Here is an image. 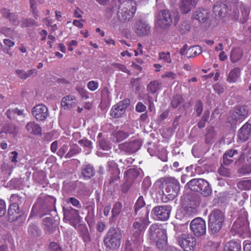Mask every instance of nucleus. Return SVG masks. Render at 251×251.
Wrapping results in <instances>:
<instances>
[{
  "mask_svg": "<svg viewBox=\"0 0 251 251\" xmlns=\"http://www.w3.org/2000/svg\"><path fill=\"white\" fill-rule=\"evenodd\" d=\"M141 217L139 221H135L132 226V236L131 238L132 243L135 246L140 245L143 241V233L145 227L149 224V210L146 209L142 211Z\"/></svg>",
  "mask_w": 251,
  "mask_h": 251,
  "instance_id": "f257e3e1",
  "label": "nucleus"
},
{
  "mask_svg": "<svg viewBox=\"0 0 251 251\" xmlns=\"http://www.w3.org/2000/svg\"><path fill=\"white\" fill-rule=\"evenodd\" d=\"M119 6L117 17L122 22L131 20L136 11V2L132 0H118Z\"/></svg>",
  "mask_w": 251,
  "mask_h": 251,
  "instance_id": "f03ea898",
  "label": "nucleus"
},
{
  "mask_svg": "<svg viewBox=\"0 0 251 251\" xmlns=\"http://www.w3.org/2000/svg\"><path fill=\"white\" fill-rule=\"evenodd\" d=\"M149 237L159 249H164L167 243L166 231L158 224L151 225L149 229Z\"/></svg>",
  "mask_w": 251,
  "mask_h": 251,
  "instance_id": "7ed1b4c3",
  "label": "nucleus"
},
{
  "mask_svg": "<svg viewBox=\"0 0 251 251\" xmlns=\"http://www.w3.org/2000/svg\"><path fill=\"white\" fill-rule=\"evenodd\" d=\"M225 219L224 214L221 210L215 209L211 212L208 219V230L211 233H217L221 229Z\"/></svg>",
  "mask_w": 251,
  "mask_h": 251,
  "instance_id": "20e7f679",
  "label": "nucleus"
},
{
  "mask_svg": "<svg viewBox=\"0 0 251 251\" xmlns=\"http://www.w3.org/2000/svg\"><path fill=\"white\" fill-rule=\"evenodd\" d=\"M122 238V234L119 229L115 227L110 228L104 236V245L110 249H116L120 246Z\"/></svg>",
  "mask_w": 251,
  "mask_h": 251,
  "instance_id": "39448f33",
  "label": "nucleus"
},
{
  "mask_svg": "<svg viewBox=\"0 0 251 251\" xmlns=\"http://www.w3.org/2000/svg\"><path fill=\"white\" fill-rule=\"evenodd\" d=\"M164 180L165 183L164 196H165L168 200H172L177 195L180 190L179 183L173 177L165 178Z\"/></svg>",
  "mask_w": 251,
  "mask_h": 251,
  "instance_id": "423d86ee",
  "label": "nucleus"
},
{
  "mask_svg": "<svg viewBox=\"0 0 251 251\" xmlns=\"http://www.w3.org/2000/svg\"><path fill=\"white\" fill-rule=\"evenodd\" d=\"M248 213L243 208L241 209L239 218L236 220L232 226V228L237 232H245L249 227V222L247 220Z\"/></svg>",
  "mask_w": 251,
  "mask_h": 251,
  "instance_id": "0eeeda50",
  "label": "nucleus"
},
{
  "mask_svg": "<svg viewBox=\"0 0 251 251\" xmlns=\"http://www.w3.org/2000/svg\"><path fill=\"white\" fill-rule=\"evenodd\" d=\"M171 210L170 205H158L153 208L151 214L156 220L166 221L169 219Z\"/></svg>",
  "mask_w": 251,
  "mask_h": 251,
  "instance_id": "6e6552de",
  "label": "nucleus"
},
{
  "mask_svg": "<svg viewBox=\"0 0 251 251\" xmlns=\"http://www.w3.org/2000/svg\"><path fill=\"white\" fill-rule=\"evenodd\" d=\"M178 242L185 251H193L196 244V238L192 235L182 234L178 236Z\"/></svg>",
  "mask_w": 251,
  "mask_h": 251,
  "instance_id": "1a4fd4ad",
  "label": "nucleus"
},
{
  "mask_svg": "<svg viewBox=\"0 0 251 251\" xmlns=\"http://www.w3.org/2000/svg\"><path fill=\"white\" fill-rule=\"evenodd\" d=\"M190 229L197 236H201L206 233V224L201 218H196L190 223Z\"/></svg>",
  "mask_w": 251,
  "mask_h": 251,
  "instance_id": "9d476101",
  "label": "nucleus"
},
{
  "mask_svg": "<svg viewBox=\"0 0 251 251\" xmlns=\"http://www.w3.org/2000/svg\"><path fill=\"white\" fill-rule=\"evenodd\" d=\"M142 145L141 142L137 140L125 142L118 145L121 151L127 154H132L139 150Z\"/></svg>",
  "mask_w": 251,
  "mask_h": 251,
  "instance_id": "9b49d317",
  "label": "nucleus"
},
{
  "mask_svg": "<svg viewBox=\"0 0 251 251\" xmlns=\"http://www.w3.org/2000/svg\"><path fill=\"white\" fill-rule=\"evenodd\" d=\"M129 103V100L126 99L113 105L110 110V116L116 119L122 117Z\"/></svg>",
  "mask_w": 251,
  "mask_h": 251,
  "instance_id": "f8f14e48",
  "label": "nucleus"
},
{
  "mask_svg": "<svg viewBox=\"0 0 251 251\" xmlns=\"http://www.w3.org/2000/svg\"><path fill=\"white\" fill-rule=\"evenodd\" d=\"M173 16L172 13L168 10L160 11L157 17V24L163 28L170 26L173 23Z\"/></svg>",
  "mask_w": 251,
  "mask_h": 251,
  "instance_id": "ddd939ff",
  "label": "nucleus"
},
{
  "mask_svg": "<svg viewBox=\"0 0 251 251\" xmlns=\"http://www.w3.org/2000/svg\"><path fill=\"white\" fill-rule=\"evenodd\" d=\"M249 111L246 106H237L231 116L228 119V122L233 124L234 122L243 119L248 115Z\"/></svg>",
  "mask_w": 251,
  "mask_h": 251,
  "instance_id": "4468645a",
  "label": "nucleus"
},
{
  "mask_svg": "<svg viewBox=\"0 0 251 251\" xmlns=\"http://www.w3.org/2000/svg\"><path fill=\"white\" fill-rule=\"evenodd\" d=\"M64 219L70 222V223L74 226L80 221L79 212L72 208L69 209H63Z\"/></svg>",
  "mask_w": 251,
  "mask_h": 251,
  "instance_id": "2eb2a0df",
  "label": "nucleus"
},
{
  "mask_svg": "<svg viewBox=\"0 0 251 251\" xmlns=\"http://www.w3.org/2000/svg\"><path fill=\"white\" fill-rule=\"evenodd\" d=\"M48 108L45 105L38 104L33 108L32 113L37 120L43 121L48 117Z\"/></svg>",
  "mask_w": 251,
  "mask_h": 251,
  "instance_id": "dca6fc26",
  "label": "nucleus"
},
{
  "mask_svg": "<svg viewBox=\"0 0 251 251\" xmlns=\"http://www.w3.org/2000/svg\"><path fill=\"white\" fill-rule=\"evenodd\" d=\"M134 31L139 36L146 35L150 32V26L145 21L140 20L135 23Z\"/></svg>",
  "mask_w": 251,
  "mask_h": 251,
  "instance_id": "f3484780",
  "label": "nucleus"
},
{
  "mask_svg": "<svg viewBox=\"0 0 251 251\" xmlns=\"http://www.w3.org/2000/svg\"><path fill=\"white\" fill-rule=\"evenodd\" d=\"M77 100L73 95H68L62 98L61 100V106L65 109H70L76 106Z\"/></svg>",
  "mask_w": 251,
  "mask_h": 251,
  "instance_id": "a211bd4d",
  "label": "nucleus"
},
{
  "mask_svg": "<svg viewBox=\"0 0 251 251\" xmlns=\"http://www.w3.org/2000/svg\"><path fill=\"white\" fill-rule=\"evenodd\" d=\"M198 0H181L180 10L182 14L189 13L195 6Z\"/></svg>",
  "mask_w": 251,
  "mask_h": 251,
  "instance_id": "6ab92c4d",
  "label": "nucleus"
},
{
  "mask_svg": "<svg viewBox=\"0 0 251 251\" xmlns=\"http://www.w3.org/2000/svg\"><path fill=\"white\" fill-rule=\"evenodd\" d=\"M209 17V12L208 9L200 8L195 11L193 18L198 20L200 22L205 23Z\"/></svg>",
  "mask_w": 251,
  "mask_h": 251,
  "instance_id": "aec40b11",
  "label": "nucleus"
},
{
  "mask_svg": "<svg viewBox=\"0 0 251 251\" xmlns=\"http://www.w3.org/2000/svg\"><path fill=\"white\" fill-rule=\"evenodd\" d=\"M20 212L19 203L13 202L9 205L8 209V220L10 222L14 221L17 218Z\"/></svg>",
  "mask_w": 251,
  "mask_h": 251,
  "instance_id": "412c9836",
  "label": "nucleus"
},
{
  "mask_svg": "<svg viewBox=\"0 0 251 251\" xmlns=\"http://www.w3.org/2000/svg\"><path fill=\"white\" fill-rule=\"evenodd\" d=\"M251 132V125L248 123L244 125L240 129L238 133L239 138L245 141L249 138Z\"/></svg>",
  "mask_w": 251,
  "mask_h": 251,
  "instance_id": "4be33fe9",
  "label": "nucleus"
},
{
  "mask_svg": "<svg viewBox=\"0 0 251 251\" xmlns=\"http://www.w3.org/2000/svg\"><path fill=\"white\" fill-rule=\"evenodd\" d=\"M108 171L110 172L112 175L111 176L109 182L113 183L120 178V170L118 168L116 164L114 162L112 161L108 162Z\"/></svg>",
  "mask_w": 251,
  "mask_h": 251,
  "instance_id": "5701e85b",
  "label": "nucleus"
},
{
  "mask_svg": "<svg viewBox=\"0 0 251 251\" xmlns=\"http://www.w3.org/2000/svg\"><path fill=\"white\" fill-rule=\"evenodd\" d=\"M25 129L29 134L33 135L41 134L42 129L41 127L34 122L28 123L25 126Z\"/></svg>",
  "mask_w": 251,
  "mask_h": 251,
  "instance_id": "b1692460",
  "label": "nucleus"
},
{
  "mask_svg": "<svg viewBox=\"0 0 251 251\" xmlns=\"http://www.w3.org/2000/svg\"><path fill=\"white\" fill-rule=\"evenodd\" d=\"M213 11L216 15L225 17L227 12V6L223 3L217 2L213 6Z\"/></svg>",
  "mask_w": 251,
  "mask_h": 251,
  "instance_id": "393cba45",
  "label": "nucleus"
},
{
  "mask_svg": "<svg viewBox=\"0 0 251 251\" xmlns=\"http://www.w3.org/2000/svg\"><path fill=\"white\" fill-rule=\"evenodd\" d=\"M202 178H194L189 181L185 185V187H188L192 191L198 192L201 185H203Z\"/></svg>",
  "mask_w": 251,
  "mask_h": 251,
  "instance_id": "a878e982",
  "label": "nucleus"
},
{
  "mask_svg": "<svg viewBox=\"0 0 251 251\" xmlns=\"http://www.w3.org/2000/svg\"><path fill=\"white\" fill-rule=\"evenodd\" d=\"M241 14H239L238 20L241 23H246L249 18L250 13V8L248 6L242 4L240 6Z\"/></svg>",
  "mask_w": 251,
  "mask_h": 251,
  "instance_id": "bb28decb",
  "label": "nucleus"
},
{
  "mask_svg": "<svg viewBox=\"0 0 251 251\" xmlns=\"http://www.w3.org/2000/svg\"><path fill=\"white\" fill-rule=\"evenodd\" d=\"M237 154L238 151L236 150H229L226 151L223 155V164L225 166L230 164L233 161L231 158Z\"/></svg>",
  "mask_w": 251,
  "mask_h": 251,
  "instance_id": "cd10ccee",
  "label": "nucleus"
},
{
  "mask_svg": "<svg viewBox=\"0 0 251 251\" xmlns=\"http://www.w3.org/2000/svg\"><path fill=\"white\" fill-rule=\"evenodd\" d=\"M128 136V133L126 132L118 130L113 133L111 136V140L115 143L121 142Z\"/></svg>",
  "mask_w": 251,
  "mask_h": 251,
  "instance_id": "c85d7f7f",
  "label": "nucleus"
},
{
  "mask_svg": "<svg viewBox=\"0 0 251 251\" xmlns=\"http://www.w3.org/2000/svg\"><path fill=\"white\" fill-rule=\"evenodd\" d=\"M241 74V70L239 68H235L229 73L226 80L229 83L235 82L239 78Z\"/></svg>",
  "mask_w": 251,
  "mask_h": 251,
  "instance_id": "c756f323",
  "label": "nucleus"
},
{
  "mask_svg": "<svg viewBox=\"0 0 251 251\" xmlns=\"http://www.w3.org/2000/svg\"><path fill=\"white\" fill-rule=\"evenodd\" d=\"M203 184L201 185L200 188L198 189V192L204 197H207L212 193V189L210 187L209 183L203 179Z\"/></svg>",
  "mask_w": 251,
  "mask_h": 251,
  "instance_id": "7c9ffc66",
  "label": "nucleus"
},
{
  "mask_svg": "<svg viewBox=\"0 0 251 251\" xmlns=\"http://www.w3.org/2000/svg\"><path fill=\"white\" fill-rule=\"evenodd\" d=\"M161 84L157 80L151 81L147 85V91L151 94H155L160 89Z\"/></svg>",
  "mask_w": 251,
  "mask_h": 251,
  "instance_id": "2f4dec72",
  "label": "nucleus"
},
{
  "mask_svg": "<svg viewBox=\"0 0 251 251\" xmlns=\"http://www.w3.org/2000/svg\"><path fill=\"white\" fill-rule=\"evenodd\" d=\"M81 174L84 177L90 178L95 174L94 168L90 165H86L82 167Z\"/></svg>",
  "mask_w": 251,
  "mask_h": 251,
  "instance_id": "473e14b6",
  "label": "nucleus"
},
{
  "mask_svg": "<svg viewBox=\"0 0 251 251\" xmlns=\"http://www.w3.org/2000/svg\"><path fill=\"white\" fill-rule=\"evenodd\" d=\"M224 251H241V245L235 241L228 242L225 245Z\"/></svg>",
  "mask_w": 251,
  "mask_h": 251,
  "instance_id": "72a5a7b5",
  "label": "nucleus"
},
{
  "mask_svg": "<svg viewBox=\"0 0 251 251\" xmlns=\"http://www.w3.org/2000/svg\"><path fill=\"white\" fill-rule=\"evenodd\" d=\"M243 55L242 51L237 48L234 49L232 50L230 55V60L232 62L235 63L238 61Z\"/></svg>",
  "mask_w": 251,
  "mask_h": 251,
  "instance_id": "f704fd0d",
  "label": "nucleus"
},
{
  "mask_svg": "<svg viewBox=\"0 0 251 251\" xmlns=\"http://www.w3.org/2000/svg\"><path fill=\"white\" fill-rule=\"evenodd\" d=\"M28 234L33 237H38L40 236L41 231L39 227L34 224L30 225L28 228Z\"/></svg>",
  "mask_w": 251,
  "mask_h": 251,
  "instance_id": "c9c22d12",
  "label": "nucleus"
},
{
  "mask_svg": "<svg viewBox=\"0 0 251 251\" xmlns=\"http://www.w3.org/2000/svg\"><path fill=\"white\" fill-rule=\"evenodd\" d=\"M43 223L46 232L49 234H51L53 231L52 219L50 217L45 218L43 219Z\"/></svg>",
  "mask_w": 251,
  "mask_h": 251,
  "instance_id": "e433bc0d",
  "label": "nucleus"
},
{
  "mask_svg": "<svg viewBox=\"0 0 251 251\" xmlns=\"http://www.w3.org/2000/svg\"><path fill=\"white\" fill-rule=\"evenodd\" d=\"M216 134L213 127H210L207 129L205 134V142L206 143L211 142L216 138Z\"/></svg>",
  "mask_w": 251,
  "mask_h": 251,
  "instance_id": "4c0bfd02",
  "label": "nucleus"
},
{
  "mask_svg": "<svg viewBox=\"0 0 251 251\" xmlns=\"http://www.w3.org/2000/svg\"><path fill=\"white\" fill-rule=\"evenodd\" d=\"M237 186L240 190H249L251 187V180H241L238 182Z\"/></svg>",
  "mask_w": 251,
  "mask_h": 251,
  "instance_id": "58836bf2",
  "label": "nucleus"
},
{
  "mask_svg": "<svg viewBox=\"0 0 251 251\" xmlns=\"http://www.w3.org/2000/svg\"><path fill=\"white\" fill-rule=\"evenodd\" d=\"M21 25L22 27H30L32 26H37L38 25L35 20L28 18L22 19L21 21Z\"/></svg>",
  "mask_w": 251,
  "mask_h": 251,
  "instance_id": "ea45409f",
  "label": "nucleus"
},
{
  "mask_svg": "<svg viewBox=\"0 0 251 251\" xmlns=\"http://www.w3.org/2000/svg\"><path fill=\"white\" fill-rule=\"evenodd\" d=\"M202 52V49L199 46H193L189 48L187 51L190 54L187 57L190 58L199 55Z\"/></svg>",
  "mask_w": 251,
  "mask_h": 251,
  "instance_id": "a19ab883",
  "label": "nucleus"
},
{
  "mask_svg": "<svg viewBox=\"0 0 251 251\" xmlns=\"http://www.w3.org/2000/svg\"><path fill=\"white\" fill-rule=\"evenodd\" d=\"M81 151L80 148L78 147L77 145H74L72 147L71 150L68 151V152L66 154L65 157L67 158H69L72 157L73 155L79 153Z\"/></svg>",
  "mask_w": 251,
  "mask_h": 251,
  "instance_id": "79ce46f5",
  "label": "nucleus"
},
{
  "mask_svg": "<svg viewBox=\"0 0 251 251\" xmlns=\"http://www.w3.org/2000/svg\"><path fill=\"white\" fill-rule=\"evenodd\" d=\"M122 208V204L120 202H116L113 205L111 211L112 217H116L118 216L120 214Z\"/></svg>",
  "mask_w": 251,
  "mask_h": 251,
  "instance_id": "37998d69",
  "label": "nucleus"
},
{
  "mask_svg": "<svg viewBox=\"0 0 251 251\" xmlns=\"http://www.w3.org/2000/svg\"><path fill=\"white\" fill-rule=\"evenodd\" d=\"M30 6L31 9L32 14L35 20L39 18L38 11L36 7V2L35 0H29Z\"/></svg>",
  "mask_w": 251,
  "mask_h": 251,
  "instance_id": "c03bdc74",
  "label": "nucleus"
},
{
  "mask_svg": "<svg viewBox=\"0 0 251 251\" xmlns=\"http://www.w3.org/2000/svg\"><path fill=\"white\" fill-rule=\"evenodd\" d=\"M183 101V98L181 96L176 95L173 97L171 101L172 107L176 108Z\"/></svg>",
  "mask_w": 251,
  "mask_h": 251,
  "instance_id": "a18cd8bd",
  "label": "nucleus"
},
{
  "mask_svg": "<svg viewBox=\"0 0 251 251\" xmlns=\"http://www.w3.org/2000/svg\"><path fill=\"white\" fill-rule=\"evenodd\" d=\"M238 173L242 175H246L251 173V165L244 164L238 170Z\"/></svg>",
  "mask_w": 251,
  "mask_h": 251,
  "instance_id": "49530a36",
  "label": "nucleus"
},
{
  "mask_svg": "<svg viewBox=\"0 0 251 251\" xmlns=\"http://www.w3.org/2000/svg\"><path fill=\"white\" fill-rule=\"evenodd\" d=\"M145 202L144 200L143 196H140L137 200L134 205L135 212L137 214V211L140 208L144 207Z\"/></svg>",
  "mask_w": 251,
  "mask_h": 251,
  "instance_id": "de8ad7c7",
  "label": "nucleus"
},
{
  "mask_svg": "<svg viewBox=\"0 0 251 251\" xmlns=\"http://www.w3.org/2000/svg\"><path fill=\"white\" fill-rule=\"evenodd\" d=\"M224 165H225L223 162L222 163L221 166L218 169V173L221 176L229 177L231 175L230 170L226 167H225Z\"/></svg>",
  "mask_w": 251,
  "mask_h": 251,
  "instance_id": "09e8293b",
  "label": "nucleus"
},
{
  "mask_svg": "<svg viewBox=\"0 0 251 251\" xmlns=\"http://www.w3.org/2000/svg\"><path fill=\"white\" fill-rule=\"evenodd\" d=\"M78 142L81 146L88 148L89 150H91L92 149V142L88 140L86 138H83V139L79 140Z\"/></svg>",
  "mask_w": 251,
  "mask_h": 251,
  "instance_id": "8fccbe9b",
  "label": "nucleus"
},
{
  "mask_svg": "<svg viewBox=\"0 0 251 251\" xmlns=\"http://www.w3.org/2000/svg\"><path fill=\"white\" fill-rule=\"evenodd\" d=\"M159 59L163 60L165 62L167 63H171L172 60L170 57V52H161L159 54Z\"/></svg>",
  "mask_w": 251,
  "mask_h": 251,
  "instance_id": "3c124183",
  "label": "nucleus"
},
{
  "mask_svg": "<svg viewBox=\"0 0 251 251\" xmlns=\"http://www.w3.org/2000/svg\"><path fill=\"white\" fill-rule=\"evenodd\" d=\"M67 203H71L74 206L77 208H81V205L78 200L74 197L69 198L66 200Z\"/></svg>",
  "mask_w": 251,
  "mask_h": 251,
  "instance_id": "603ef678",
  "label": "nucleus"
},
{
  "mask_svg": "<svg viewBox=\"0 0 251 251\" xmlns=\"http://www.w3.org/2000/svg\"><path fill=\"white\" fill-rule=\"evenodd\" d=\"M161 76L162 78H168L170 79L173 80L176 78V75L173 72L168 71L165 72Z\"/></svg>",
  "mask_w": 251,
  "mask_h": 251,
  "instance_id": "864d4df0",
  "label": "nucleus"
},
{
  "mask_svg": "<svg viewBox=\"0 0 251 251\" xmlns=\"http://www.w3.org/2000/svg\"><path fill=\"white\" fill-rule=\"evenodd\" d=\"M195 108L197 116H200L203 110L202 103L201 100H198L196 102Z\"/></svg>",
  "mask_w": 251,
  "mask_h": 251,
  "instance_id": "5fc2aeb1",
  "label": "nucleus"
},
{
  "mask_svg": "<svg viewBox=\"0 0 251 251\" xmlns=\"http://www.w3.org/2000/svg\"><path fill=\"white\" fill-rule=\"evenodd\" d=\"M0 32L6 36L11 37L13 35V30L10 28L5 27H0Z\"/></svg>",
  "mask_w": 251,
  "mask_h": 251,
  "instance_id": "6e6d98bb",
  "label": "nucleus"
},
{
  "mask_svg": "<svg viewBox=\"0 0 251 251\" xmlns=\"http://www.w3.org/2000/svg\"><path fill=\"white\" fill-rule=\"evenodd\" d=\"M100 147L101 149L105 151H108L111 149L110 144L104 139H101L99 142Z\"/></svg>",
  "mask_w": 251,
  "mask_h": 251,
  "instance_id": "4d7b16f0",
  "label": "nucleus"
},
{
  "mask_svg": "<svg viewBox=\"0 0 251 251\" xmlns=\"http://www.w3.org/2000/svg\"><path fill=\"white\" fill-rule=\"evenodd\" d=\"M18 153L16 151H13L10 152V155L9 156V160H10L12 163H13L15 166L16 163L18 162L17 158H18Z\"/></svg>",
  "mask_w": 251,
  "mask_h": 251,
  "instance_id": "13d9d810",
  "label": "nucleus"
},
{
  "mask_svg": "<svg viewBox=\"0 0 251 251\" xmlns=\"http://www.w3.org/2000/svg\"><path fill=\"white\" fill-rule=\"evenodd\" d=\"M10 201L13 202L18 203L19 205L22 203L24 199L16 194H13L10 197Z\"/></svg>",
  "mask_w": 251,
  "mask_h": 251,
  "instance_id": "bf43d9fd",
  "label": "nucleus"
},
{
  "mask_svg": "<svg viewBox=\"0 0 251 251\" xmlns=\"http://www.w3.org/2000/svg\"><path fill=\"white\" fill-rule=\"evenodd\" d=\"M98 82L93 80L89 81L87 84L88 88L92 91L96 90L98 88Z\"/></svg>",
  "mask_w": 251,
  "mask_h": 251,
  "instance_id": "052dcab7",
  "label": "nucleus"
},
{
  "mask_svg": "<svg viewBox=\"0 0 251 251\" xmlns=\"http://www.w3.org/2000/svg\"><path fill=\"white\" fill-rule=\"evenodd\" d=\"M16 73L21 79H25L28 78L26 71L23 70L18 69L16 70Z\"/></svg>",
  "mask_w": 251,
  "mask_h": 251,
  "instance_id": "680f3d73",
  "label": "nucleus"
},
{
  "mask_svg": "<svg viewBox=\"0 0 251 251\" xmlns=\"http://www.w3.org/2000/svg\"><path fill=\"white\" fill-rule=\"evenodd\" d=\"M8 19L13 25H17L19 23L18 16L15 13H11L10 17H9Z\"/></svg>",
  "mask_w": 251,
  "mask_h": 251,
  "instance_id": "e2e57ef3",
  "label": "nucleus"
},
{
  "mask_svg": "<svg viewBox=\"0 0 251 251\" xmlns=\"http://www.w3.org/2000/svg\"><path fill=\"white\" fill-rule=\"evenodd\" d=\"M6 211V204L3 200H0V217H2L5 214Z\"/></svg>",
  "mask_w": 251,
  "mask_h": 251,
  "instance_id": "0e129e2a",
  "label": "nucleus"
},
{
  "mask_svg": "<svg viewBox=\"0 0 251 251\" xmlns=\"http://www.w3.org/2000/svg\"><path fill=\"white\" fill-rule=\"evenodd\" d=\"M111 66L115 68H117L119 70H120L123 72L126 73L127 72V69L125 66L124 65L119 64V63H113L111 64Z\"/></svg>",
  "mask_w": 251,
  "mask_h": 251,
  "instance_id": "69168bd1",
  "label": "nucleus"
},
{
  "mask_svg": "<svg viewBox=\"0 0 251 251\" xmlns=\"http://www.w3.org/2000/svg\"><path fill=\"white\" fill-rule=\"evenodd\" d=\"M49 250L50 251H62L59 246L55 242L50 243Z\"/></svg>",
  "mask_w": 251,
  "mask_h": 251,
  "instance_id": "338daca9",
  "label": "nucleus"
},
{
  "mask_svg": "<svg viewBox=\"0 0 251 251\" xmlns=\"http://www.w3.org/2000/svg\"><path fill=\"white\" fill-rule=\"evenodd\" d=\"M68 150V147L67 145H63L58 150L57 154L62 157Z\"/></svg>",
  "mask_w": 251,
  "mask_h": 251,
  "instance_id": "774afa93",
  "label": "nucleus"
}]
</instances>
